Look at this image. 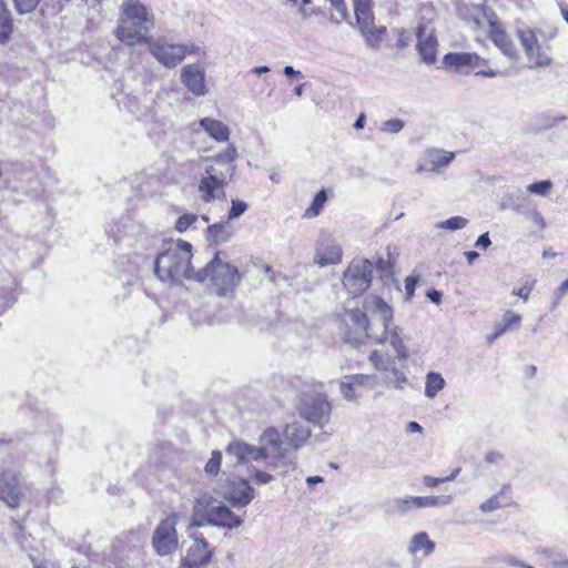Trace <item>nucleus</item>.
<instances>
[{
    "label": "nucleus",
    "instance_id": "1",
    "mask_svg": "<svg viewBox=\"0 0 568 568\" xmlns=\"http://www.w3.org/2000/svg\"><path fill=\"white\" fill-rule=\"evenodd\" d=\"M310 436V427L300 422H293L285 426L283 437L275 427H267L261 434L258 445L233 440L225 448V453L239 465L256 463L273 470L282 469L284 473L293 465L284 444L297 449L305 444Z\"/></svg>",
    "mask_w": 568,
    "mask_h": 568
},
{
    "label": "nucleus",
    "instance_id": "2",
    "mask_svg": "<svg viewBox=\"0 0 568 568\" xmlns=\"http://www.w3.org/2000/svg\"><path fill=\"white\" fill-rule=\"evenodd\" d=\"M154 17L136 0L123 2L115 30L116 38L126 45L148 44L152 38Z\"/></svg>",
    "mask_w": 568,
    "mask_h": 568
},
{
    "label": "nucleus",
    "instance_id": "3",
    "mask_svg": "<svg viewBox=\"0 0 568 568\" xmlns=\"http://www.w3.org/2000/svg\"><path fill=\"white\" fill-rule=\"evenodd\" d=\"M364 308L372 314V321L379 324L371 333V339L382 345L389 344L397 358L407 359L409 353L404 343V332L398 325L393 324V308L379 296H367Z\"/></svg>",
    "mask_w": 568,
    "mask_h": 568
},
{
    "label": "nucleus",
    "instance_id": "4",
    "mask_svg": "<svg viewBox=\"0 0 568 568\" xmlns=\"http://www.w3.org/2000/svg\"><path fill=\"white\" fill-rule=\"evenodd\" d=\"M192 245L179 240L159 254L154 261V272L163 282H180L181 280L196 281L197 271L192 263Z\"/></svg>",
    "mask_w": 568,
    "mask_h": 568
},
{
    "label": "nucleus",
    "instance_id": "5",
    "mask_svg": "<svg viewBox=\"0 0 568 568\" xmlns=\"http://www.w3.org/2000/svg\"><path fill=\"white\" fill-rule=\"evenodd\" d=\"M243 520L221 500L209 494L200 495L193 506L190 528L217 526L227 529L240 527Z\"/></svg>",
    "mask_w": 568,
    "mask_h": 568
},
{
    "label": "nucleus",
    "instance_id": "6",
    "mask_svg": "<svg viewBox=\"0 0 568 568\" xmlns=\"http://www.w3.org/2000/svg\"><path fill=\"white\" fill-rule=\"evenodd\" d=\"M4 190L16 203L32 201L39 196L42 186L36 171L24 164H14L6 172Z\"/></svg>",
    "mask_w": 568,
    "mask_h": 568
},
{
    "label": "nucleus",
    "instance_id": "7",
    "mask_svg": "<svg viewBox=\"0 0 568 568\" xmlns=\"http://www.w3.org/2000/svg\"><path fill=\"white\" fill-rule=\"evenodd\" d=\"M219 254L216 252L206 266L197 271L196 281L204 282L209 280L216 293L223 296L235 288L241 277L237 268L220 260Z\"/></svg>",
    "mask_w": 568,
    "mask_h": 568
},
{
    "label": "nucleus",
    "instance_id": "8",
    "mask_svg": "<svg viewBox=\"0 0 568 568\" xmlns=\"http://www.w3.org/2000/svg\"><path fill=\"white\" fill-rule=\"evenodd\" d=\"M235 173V166H227L225 170L209 165L204 175L200 179L197 190L204 203H212L216 200H224L225 187Z\"/></svg>",
    "mask_w": 568,
    "mask_h": 568
},
{
    "label": "nucleus",
    "instance_id": "9",
    "mask_svg": "<svg viewBox=\"0 0 568 568\" xmlns=\"http://www.w3.org/2000/svg\"><path fill=\"white\" fill-rule=\"evenodd\" d=\"M375 322H369L366 313L358 308L346 310L341 316L339 329L346 343L358 347L365 338L371 339Z\"/></svg>",
    "mask_w": 568,
    "mask_h": 568
},
{
    "label": "nucleus",
    "instance_id": "10",
    "mask_svg": "<svg viewBox=\"0 0 568 568\" xmlns=\"http://www.w3.org/2000/svg\"><path fill=\"white\" fill-rule=\"evenodd\" d=\"M373 263L365 258L353 261L343 273V285L347 293L353 296L362 295L372 284Z\"/></svg>",
    "mask_w": 568,
    "mask_h": 568
},
{
    "label": "nucleus",
    "instance_id": "11",
    "mask_svg": "<svg viewBox=\"0 0 568 568\" xmlns=\"http://www.w3.org/2000/svg\"><path fill=\"white\" fill-rule=\"evenodd\" d=\"M297 409L303 419L320 427L328 423L332 412L326 396L318 393L303 395Z\"/></svg>",
    "mask_w": 568,
    "mask_h": 568
},
{
    "label": "nucleus",
    "instance_id": "12",
    "mask_svg": "<svg viewBox=\"0 0 568 568\" xmlns=\"http://www.w3.org/2000/svg\"><path fill=\"white\" fill-rule=\"evenodd\" d=\"M148 44L158 62L169 69L180 64L187 53L186 45L172 43L166 38L152 39Z\"/></svg>",
    "mask_w": 568,
    "mask_h": 568
},
{
    "label": "nucleus",
    "instance_id": "13",
    "mask_svg": "<svg viewBox=\"0 0 568 568\" xmlns=\"http://www.w3.org/2000/svg\"><path fill=\"white\" fill-rule=\"evenodd\" d=\"M178 515L171 514L160 521L156 526L153 536L152 545L160 556H166L173 552L178 547V532L176 526Z\"/></svg>",
    "mask_w": 568,
    "mask_h": 568
},
{
    "label": "nucleus",
    "instance_id": "14",
    "mask_svg": "<svg viewBox=\"0 0 568 568\" xmlns=\"http://www.w3.org/2000/svg\"><path fill=\"white\" fill-rule=\"evenodd\" d=\"M455 153L439 149H427L418 160L417 173L435 172L440 174L454 160Z\"/></svg>",
    "mask_w": 568,
    "mask_h": 568
},
{
    "label": "nucleus",
    "instance_id": "15",
    "mask_svg": "<svg viewBox=\"0 0 568 568\" xmlns=\"http://www.w3.org/2000/svg\"><path fill=\"white\" fill-rule=\"evenodd\" d=\"M180 78L185 88L195 97H204L207 93L205 68L201 64H185L181 69Z\"/></svg>",
    "mask_w": 568,
    "mask_h": 568
},
{
    "label": "nucleus",
    "instance_id": "16",
    "mask_svg": "<svg viewBox=\"0 0 568 568\" xmlns=\"http://www.w3.org/2000/svg\"><path fill=\"white\" fill-rule=\"evenodd\" d=\"M517 36L525 50L526 55L532 60L536 67H547L550 64V58L540 52V47L537 41L534 30L524 28L517 30Z\"/></svg>",
    "mask_w": 568,
    "mask_h": 568
},
{
    "label": "nucleus",
    "instance_id": "17",
    "mask_svg": "<svg viewBox=\"0 0 568 568\" xmlns=\"http://www.w3.org/2000/svg\"><path fill=\"white\" fill-rule=\"evenodd\" d=\"M416 37L417 50L422 60L427 64L434 63L437 58L438 47L434 30H429L427 32V27L425 24H419L416 29Z\"/></svg>",
    "mask_w": 568,
    "mask_h": 568
},
{
    "label": "nucleus",
    "instance_id": "18",
    "mask_svg": "<svg viewBox=\"0 0 568 568\" xmlns=\"http://www.w3.org/2000/svg\"><path fill=\"white\" fill-rule=\"evenodd\" d=\"M23 494L14 475H0V500L8 507L17 508L20 505Z\"/></svg>",
    "mask_w": 568,
    "mask_h": 568
},
{
    "label": "nucleus",
    "instance_id": "19",
    "mask_svg": "<svg viewBox=\"0 0 568 568\" xmlns=\"http://www.w3.org/2000/svg\"><path fill=\"white\" fill-rule=\"evenodd\" d=\"M18 282L6 272L0 277V315L11 308L18 301Z\"/></svg>",
    "mask_w": 568,
    "mask_h": 568
},
{
    "label": "nucleus",
    "instance_id": "20",
    "mask_svg": "<svg viewBox=\"0 0 568 568\" xmlns=\"http://www.w3.org/2000/svg\"><path fill=\"white\" fill-rule=\"evenodd\" d=\"M254 496L255 490L248 480L240 479L237 483H233L226 497L234 507H244L253 500Z\"/></svg>",
    "mask_w": 568,
    "mask_h": 568
},
{
    "label": "nucleus",
    "instance_id": "21",
    "mask_svg": "<svg viewBox=\"0 0 568 568\" xmlns=\"http://www.w3.org/2000/svg\"><path fill=\"white\" fill-rule=\"evenodd\" d=\"M489 27L490 39L495 45L510 60H517L518 51L508 34L496 22L490 21Z\"/></svg>",
    "mask_w": 568,
    "mask_h": 568
},
{
    "label": "nucleus",
    "instance_id": "22",
    "mask_svg": "<svg viewBox=\"0 0 568 568\" xmlns=\"http://www.w3.org/2000/svg\"><path fill=\"white\" fill-rule=\"evenodd\" d=\"M234 230L229 221L214 223L206 227V241L211 245H221L232 239Z\"/></svg>",
    "mask_w": 568,
    "mask_h": 568
},
{
    "label": "nucleus",
    "instance_id": "23",
    "mask_svg": "<svg viewBox=\"0 0 568 568\" xmlns=\"http://www.w3.org/2000/svg\"><path fill=\"white\" fill-rule=\"evenodd\" d=\"M356 26L359 30L375 23L372 0H353Z\"/></svg>",
    "mask_w": 568,
    "mask_h": 568
},
{
    "label": "nucleus",
    "instance_id": "24",
    "mask_svg": "<svg viewBox=\"0 0 568 568\" xmlns=\"http://www.w3.org/2000/svg\"><path fill=\"white\" fill-rule=\"evenodd\" d=\"M201 128L215 141L226 142L230 138V129L223 122L212 119L203 118L200 120Z\"/></svg>",
    "mask_w": 568,
    "mask_h": 568
},
{
    "label": "nucleus",
    "instance_id": "25",
    "mask_svg": "<svg viewBox=\"0 0 568 568\" xmlns=\"http://www.w3.org/2000/svg\"><path fill=\"white\" fill-rule=\"evenodd\" d=\"M359 32L364 37L366 47L377 51L381 49L387 28L385 26L376 27L374 23L372 27L359 30Z\"/></svg>",
    "mask_w": 568,
    "mask_h": 568
},
{
    "label": "nucleus",
    "instance_id": "26",
    "mask_svg": "<svg viewBox=\"0 0 568 568\" xmlns=\"http://www.w3.org/2000/svg\"><path fill=\"white\" fill-rule=\"evenodd\" d=\"M435 550V542L430 540L427 532L415 534L409 542L408 552L415 555L423 551L424 556H429Z\"/></svg>",
    "mask_w": 568,
    "mask_h": 568
},
{
    "label": "nucleus",
    "instance_id": "27",
    "mask_svg": "<svg viewBox=\"0 0 568 568\" xmlns=\"http://www.w3.org/2000/svg\"><path fill=\"white\" fill-rule=\"evenodd\" d=\"M477 59V53L470 52H449L444 55L443 64L447 67H455L458 72L463 68H470L471 60Z\"/></svg>",
    "mask_w": 568,
    "mask_h": 568
},
{
    "label": "nucleus",
    "instance_id": "28",
    "mask_svg": "<svg viewBox=\"0 0 568 568\" xmlns=\"http://www.w3.org/2000/svg\"><path fill=\"white\" fill-rule=\"evenodd\" d=\"M12 32L13 19L11 12L8 10L7 4L0 0V44L8 43Z\"/></svg>",
    "mask_w": 568,
    "mask_h": 568
},
{
    "label": "nucleus",
    "instance_id": "29",
    "mask_svg": "<svg viewBox=\"0 0 568 568\" xmlns=\"http://www.w3.org/2000/svg\"><path fill=\"white\" fill-rule=\"evenodd\" d=\"M342 250L338 245H328L323 251H317L315 262L321 266L333 265L341 262Z\"/></svg>",
    "mask_w": 568,
    "mask_h": 568
},
{
    "label": "nucleus",
    "instance_id": "30",
    "mask_svg": "<svg viewBox=\"0 0 568 568\" xmlns=\"http://www.w3.org/2000/svg\"><path fill=\"white\" fill-rule=\"evenodd\" d=\"M195 540V549L200 552L199 556L194 555V558L192 559V564L195 566L204 567L206 566L212 558V552L207 549L209 544L205 540V538L200 536L191 535Z\"/></svg>",
    "mask_w": 568,
    "mask_h": 568
},
{
    "label": "nucleus",
    "instance_id": "31",
    "mask_svg": "<svg viewBox=\"0 0 568 568\" xmlns=\"http://www.w3.org/2000/svg\"><path fill=\"white\" fill-rule=\"evenodd\" d=\"M453 497L450 495L439 496H416L415 507L427 508V507H445L450 505Z\"/></svg>",
    "mask_w": 568,
    "mask_h": 568
},
{
    "label": "nucleus",
    "instance_id": "32",
    "mask_svg": "<svg viewBox=\"0 0 568 568\" xmlns=\"http://www.w3.org/2000/svg\"><path fill=\"white\" fill-rule=\"evenodd\" d=\"M445 386V379L439 373L429 372L426 376L425 395L434 398Z\"/></svg>",
    "mask_w": 568,
    "mask_h": 568
},
{
    "label": "nucleus",
    "instance_id": "33",
    "mask_svg": "<svg viewBox=\"0 0 568 568\" xmlns=\"http://www.w3.org/2000/svg\"><path fill=\"white\" fill-rule=\"evenodd\" d=\"M540 554L545 557L551 568H567L568 557L552 548H544Z\"/></svg>",
    "mask_w": 568,
    "mask_h": 568
},
{
    "label": "nucleus",
    "instance_id": "34",
    "mask_svg": "<svg viewBox=\"0 0 568 568\" xmlns=\"http://www.w3.org/2000/svg\"><path fill=\"white\" fill-rule=\"evenodd\" d=\"M416 496H406L403 498H395L392 501H389L387 511L389 513H397V514H406L415 507Z\"/></svg>",
    "mask_w": 568,
    "mask_h": 568
},
{
    "label": "nucleus",
    "instance_id": "35",
    "mask_svg": "<svg viewBox=\"0 0 568 568\" xmlns=\"http://www.w3.org/2000/svg\"><path fill=\"white\" fill-rule=\"evenodd\" d=\"M326 201L327 194L326 191L323 189L316 193L311 205L305 210L304 216L308 219L317 216L323 210Z\"/></svg>",
    "mask_w": 568,
    "mask_h": 568
},
{
    "label": "nucleus",
    "instance_id": "36",
    "mask_svg": "<svg viewBox=\"0 0 568 568\" xmlns=\"http://www.w3.org/2000/svg\"><path fill=\"white\" fill-rule=\"evenodd\" d=\"M236 158L237 150L233 144H230L224 151L212 156L211 160H213L217 164L223 165V170H225L227 166H235L233 162L235 161Z\"/></svg>",
    "mask_w": 568,
    "mask_h": 568
},
{
    "label": "nucleus",
    "instance_id": "37",
    "mask_svg": "<svg viewBox=\"0 0 568 568\" xmlns=\"http://www.w3.org/2000/svg\"><path fill=\"white\" fill-rule=\"evenodd\" d=\"M468 222L466 217L456 215L436 223L435 227L438 230L458 231L466 227Z\"/></svg>",
    "mask_w": 568,
    "mask_h": 568
},
{
    "label": "nucleus",
    "instance_id": "38",
    "mask_svg": "<svg viewBox=\"0 0 568 568\" xmlns=\"http://www.w3.org/2000/svg\"><path fill=\"white\" fill-rule=\"evenodd\" d=\"M345 378H346V381L339 382L341 394L348 402H353V403L358 402V398L361 397V395L357 394L358 388L356 387V385L352 382V379L349 377H345Z\"/></svg>",
    "mask_w": 568,
    "mask_h": 568
},
{
    "label": "nucleus",
    "instance_id": "39",
    "mask_svg": "<svg viewBox=\"0 0 568 568\" xmlns=\"http://www.w3.org/2000/svg\"><path fill=\"white\" fill-rule=\"evenodd\" d=\"M222 463V453L220 450H213L211 454V458L206 463L204 467V471L209 476H216Z\"/></svg>",
    "mask_w": 568,
    "mask_h": 568
},
{
    "label": "nucleus",
    "instance_id": "40",
    "mask_svg": "<svg viewBox=\"0 0 568 568\" xmlns=\"http://www.w3.org/2000/svg\"><path fill=\"white\" fill-rule=\"evenodd\" d=\"M349 378L357 388L366 387L368 389H373L377 384V377L375 375L355 374L349 376Z\"/></svg>",
    "mask_w": 568,
    "mask_h": 568
},
{
    "label": "nucleus",
    "instance_id": "41",
    "mask_svg": "<svg viewBox=\"0 0 568 568\" xmlns=\"http://www.w3.org/2000/svg\"><path fill=\"white\" fill-rule=\"evenodd\" d=\"M552 187V183L550 180H541L535 183H531L527 186V191L532 194L547 196Z\"/></svg>",
    "mask_w": 568,
    "mask_h": 568
},
{
    "label": "nucleus",
    "instance_id": "42",
    "mask_svg": "<svg viewBox=\"0 0 568 568\" xmlns=\"http://www.w3.org/2000/svg\"><path fill=\"white\" fill-rule=\"evenodd\" d=\"M248 474H250V478L252 480H254V483H256L258 485L268 484V483H271L274 479V477L271 474L258 469L254 465L248 467Z\"/></svg>",
    "mask_w": 568,
    "mask_h": 568
},
{
    "label": "nucleus",
    "instance_id": "43",
    "mask_svg": "<svg viewBox=\"0 0 568 568\" xmlns=\"http://www.w3.org/2000/svg\"><path fill=\"white\" fill-rule=\"evenodd\" d=\"M200 216L197 214L189 213L181 215L175 223V230L180 233L185 232L190 226L197 222Z\"/></svg>",
    "mask_w": 568,
    "mask_h": 568
},
{
    "label": "nucleus",
    "instance_id": "44",
    "mask_svg": "<svg viewBox=\"0 0 568 568\" xmlns=\"http://www.w3.org/2000/svg\"><path fill=\"white\" fill-rule=\"evenodd\" d=\"M247 210V204L239 199L232 200L231 202V209L227 212V221H232L234 219L240 217L243 215Z\"/></svg>",
    "mask_w": 568,
    "mask_h": 568
},
{
    "label": "nucleus",
    "instance_id": "45",
    "mask_svg": "<svg viewBox=\"0 0 568 568\" xmlns=\"http://www.w3.org/2000/svg\"><path fill=\"white\" fill-rule=\"evenodd\" d=\"M13 2L19 14H28L36 10L40 0H13Z\"/></svg>",
    "mask_w": 568,
    "mask_h": 568
},
{
    "label": "nucleus",
    "instance_id": "46",
    "mask_svg": "<svg viewBox=\"0 0 568 568\" xmlns=\"http://www.w3.org/2000/svg\"><path fill=\"white\" fill-rule=\"evenodd\" d=\"M521 316L514 313L513 311H506L503 315V324H500L503 327H505L506 331L517 328L520 324Z\"/></svg>",
    "mask_w": 568,
    "mask_h": 568
},
{
    "label": "nucleus",
    "instance_id": "47",
    "mask_svg": "<svg viewBox=\"0 0 568 568\" xmlns=\"http://www.w3.org/2000/svg\"><path fill=\"white\" fill-rule=\"evenodd\" d=\"M405 123L400 119H389L382 123L381 130L386 133L395 134L403 130Z\"/></svg>",
    "mask_w": 568,
    "mask_h": 568
},
{
    "label": "nucleus",
    "instance_id": "48",
    "mask_svg": "<svg viewBox=\"0 0 568 568\" xmlns=\"http://www.w3.org/2000/svg\"><path fill=\"white\" fill-rule=\"evenodd\" d=\"M332 8L341 16V20L334 18V16H331V21L333 23L339 24L342 21L348 22L349 14L344 0L338 2V4L333 6Z\"/></svg>",
    "mask_w": 568,
    "mask_h": 568
},
{
    "label": "nucleus",
    "instance_id": "49",
    "mask_svg": "<svg viewBox=\"0 0 568 568\" xmlns=\"http://www.w3.org/2000/svg\"><path fill=\"white\" fill-rule=\"evenodd\" d=\"M369 361L374 365V367L378 371H386L387 363L379 351H374L369 355Z\"/></svg>",
    "mask_w": 568,
    "mask_h": 568
},
{
    "label": "nucleus",
    "instance_id": "50",
    "mask_svg": "<svg viewBox=\"0 0 568 568\" xmlns=\"http://www.w3.org/2000/svg\"><path fill=\"white\" fill-rule=\"evenodd\" d=\"M501 507H503V505L499 501L498 496H493L489 499H487L486 501L481 503L480 506H479V509L483 513H490V511H494V510L499 509Z\"/></svg>",
    "mask_w": 568,
    "mask_h": 568
},
{
    "label": "nucleus",
    "instance_id": "51",
    "mask_svg": "<svg viewBox=\"0 0 568 568\" xmlns=\"http://www.w3.org/2000/svg\"><path fill=\"white\" fill-rule=\"evenodd\" d=\"M417 283H418V278L415 276H407L405 278V292H406L407 300H410L414 296Z\"/></svg>",
    "mask_w": 568,
    "mask_h": 568
},
{
    "label": "nucleus",
    "instance_id": "52",
    "mask_svg": "<svg viewBox=\"0 0 568 568\" xmlns=\"http://www.w3.org/2000/svg\"><path fill=\"white\" fill-rule=\"evenodd\" d=\"M412 41V34L408 30L400 29L398 31V39H397V48L404 49L406 48Z\"/></svg>",
    "mask_w": 568,
    "mask_h": 568
},
{
    "label": "nucleus",
    "instance_id": "53",
    "mask_svg": "<svg viewBox=\"0 0 568 568\" xmlns=\"http://www.w3.org/2000/svg\"><path fill=\"white\" fill-rule=\"evenodd\" d=\"M566 118L564 115H559V116H545L544 118L542 128L545 130L551 129V128L556 126L559 122H562Z\"/></svg>",
    "mask_w": 568,
    "mask_h": 568
},
{
    "label": "nucleus",
    "instance_id": "54",
    "mask_svg": "<svg viewBox=\"0 0 568 568\" xmlns=\"http://www.w3.org/2000/svg\"><path fill=\"white\" fill-rule=\"evenodd\" d=\"M568 293V284L566 283V281H564L555 291L554 293V296H555V301H554V306H556L560 300L564 297L565 294Z\"/></svg>",
    "mask_w": 568,
    "mask_h": 568
},
{
    "label": "nucleus",
    "instance_id": "55",
    "mask_svg": "<svg viewBox=\"0 0 568 568\" xmlns=\"http://www.w3.org/2000/svg\"><path fill=\"white\" fill-rule=\"evenodd\" d=\"M531 287H521V288H514L511 291V295L520 297L523 301L527 302L529 298V295L531 293Z\"/></svg>",
    "mask_w": 568,
    "mask_h": 568
},
{
    "label": "nucleus",
    "instance_id": "56",
    "mask_svg": "<svg viewBox=\"0 0 568 568\" xmlns=\"http://www.w3.org/2000/svg\"><path fill=\"white\" fill-rule=\"evenodd\" d=\"M491 244L488 232L480 234L475 243L479 248L486 250Z\"/></svg>",
    "mask_w": 568,
    "mask_h": 568
},
{
    "label": "nucleus",
    "instance_id": "57",
    "mask_svg": "<svg viewBox=\"0 0 568 568\" xmlns=\"http://www.w3.org/2000/svg\"><path fill=\"white\" fill-rule=\"evenodd\" d=\"M426 296L432 303L438 305L442 302L443 293L438 290L430 288L427 291Z\"/></svg>",
    "mask_w": 568,
    "mask_h": 568
},
{
    "label": "nucleus",
    "instance_id": "58",
    "mask_svg": "<svg viewBox=\"0 0 568 568\" xmlns=\"http://www.w3.org/2000/svg\"><path fill=\"white\" fill-rule=\"evenodd\" d=\"M530 216H531V219H532L534 223H535V224H536L540 230L545 229V226H546L545 219H544V216L541 215V213H540L539 211H537V210H532V211L530 212Z\"/></svg>",
    "mask_w": 568,
    "mask_h": 568
},
{
    "label": "nucleus",
    "instance_id": "59",
    "mask_svg": "<svg viewBox=\"0 0 568 568\" xmlns=\"http://www.w3.org/2000/svg\"><path fill=\"white\" fill-rule=\"evenodd\" d=\"M503 458L504 456L498 452H489L485 456V460L490 464H498L499 462L503 460Z\"/></svg>",
    "mask_w": 568,
    "mask_h": 568
},
{
    "label": "nucleus",
    "instance_id": "60",
    "mask_svg": "<svg viewBox=\"0 0 568 568\" xmlns=\"http://www.w3.org/2000/svg\"><path fill=\"white\" fill-rule=\"evenodd\" d=\"M423 483L427 487H436L438 484L444 483V478L433 477V476H425L423 478Z\"/></svg>",
    "mask_w": 568,
    "mask_h": 568
},
{
    "label": "nucleus",
    "instance_id": "61",
    "mask_svg": "<svg viewBox=\"0 0 568 568\" xmlns=\"http://www.w3.org/2000/svg\"><path fill=\"white\" fill-rule=\"evenodd\" d=\"M283 73H284L287 78L300 77V75L302 74V73H301V71L295 70L292 65H286V67H284V69H283Z\"/></svg>",
    "mask_w": 568,
    "mask_h": 568
},
{
    "label": "nucleus",
    "instance_id": "62",
    "mask_svg": "<svg viewBox=\"0 0 568 568\" xmlns=\"http://www.w3.org/2000/svg\"><path fill=\"white\" fill-rule=\"evenodd\" d=\"M498 74H499V72L496 70H493V69L478 70L477 72H475V75L487 77V78H495Z\"/></svg>",
    "mask_w": 568,
    "mask_h": 568
},
{
    "label": "nucleus",
    "instance_id": "63",
    "mask_svg": "<svg viewBox=\"0 0 568 568\" xmlns=\"http://www.w3.org/2000/svg\"><path fill=\"white\" fill-rule=\"evenodd\" d=\"M487 64H488V61L486 59L480 58L477 54V59L476 60H471L470 69H476V68H479V67H485Z\"/></svg>",
    "mask_w": 568,
    "mask_h": 568
},
{
    "label": "nucleus",
    "instance_id": "64",
    "mask_svg": "<svg viewBox=\"0 0 568 568\" xmlns=\"http://www.w3.org/2000/svg\"><path fill=\"white\" fill-rule=\"evenodd\" d=\"M465 257L468 264L471 265L479 257V254L476 251H468L465 253Z\"/></svg>",
    "mask_w": 568,
    "mask_h": 568
}]
</instances>
